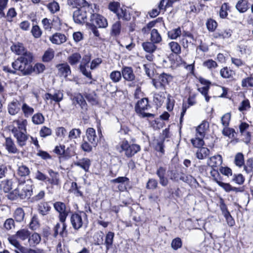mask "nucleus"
Listing matches in <instances>:
<instances>
[{
    "instance_id": "nucleus-45",
    "label": "nucleus",
    "mask_w": 253,
    "mask_h": 253,
    "mask_svg": "<svg viewBox=\"0 0 253 253\" xmlns=\"http://www.w3.org/2000/svg\"><path fill=\"white\" fill-rule=\"evenodd\" d=\"M151 41L154 43H159L162 41V38L158 30L154 29L151 31Z\"/></svg>"
},
{
    "instance_id": "nucleus-50",
    "label": "nucleus",
    "mask_w": 253,
    "mask_h": 253,
    "mask_svg": "<svg viewBox=\"0 0 253 253\" xmlns=\"http://www.w3.org/2000/svg\"><path fill=\"white\" fill-rule=\"evenodd\" d=\"M110 78L114 83L119 82L122 78V73L118 71H114L110 74Z\"/></svg>"
},
{
    "instance_id": "nucleus-25",
    "label": "nucleus",
    "mask_w": 253,
    "mask_h": 253,
    "mask_svg": "<svg viewBox=\"0 0 253 253\" xmlns=\"http://www.w3.org/2000/svg\"><path fill=\"white\" fill-rule=\"evenodd\" d=\"M87 3L85 0H67V4L73 8H80L86 6Z\"/></svg>"
},
{
    "instance_id": "nucleus-56",
    "label": "nucleus",
    "mask_w": 253,
    "mask_h": 253,
    "mask_svg": "<svg viewBox=\"0 0 253 253\" xmlns=\"http://www.w3.org/2000/svg\"><path fill=\"white\" fill-rule=\"evenodd\" d=\"M169 46L172 52L175 54H179L181 52V47L179 44L175 42H171L169 43Z\"/></svg>"
},
{
    "instance_id": "nucleus-59",
    "label": "nucleus",
    "mask_w": 253,
    "mask_h": 253,
    "mask_svg": "<svg viewBox=\"0 0 253 253\" xmlns=\"http://www.w3.org/2000/svg\"><path fill=\"white\" fill-rule=\"evenodd\" d=\"M17 15V13L14 8H10L8 9L6 15L4 17L6 18V20L8 22H11L12 21V19L16 17Z\"/></svg>"
},
{
    "instance_id": "nucleus-26",
    "label": "nucleus",
    "mask_w": 253,
    "mask_h": 253,
    "mask_svg": "<svg viewBox=\"0 0 253 253\" xmlns=\"http://www.w3.org/2000/svg\"><path fill=\"white\" fill-rule=\"evenodd\" d=\"M25 212L22 208H17L13 212V217L17 222H21L24 221Z\"/></svg>"
},
{
    "instance_id": "nucleus-40",
    "label": "nucleus",
    "mask_w": 253,
    "mask_h": 253,
    "mask_svg": "<svg viewBox=\"0 0 253 253\" xmlns=\"http://www.w3.org/2000/svg\"><path fill=\"white\" fill-rule=\"evenodd\" d=\"M210 154V150L206 147H201L196 152V156L199 159H204Z\"/></svg>"
},
{
    "instance_id": "nucleus-38",
    "label": "nucleus",
    "mask_w": 253,
    "mask_h": 253,
    "mask_svg": "<svg viewBox=\"0 0 253 253\" xmlns=\"http://www.w3.org/2000/svg\"><path fill=\"white\" fill-rule=\"evenodd\" d=\"M249 127V125L246 123H241L239 126L240 131L242 134L245 133L246 134V142H249L251 139V133L249 132H245Z\"/></svg>"
},
{
    "instance_id": "nucleus-18",
    "label": "nucleus",
    "mask_w": 253,
    "mask_h": 253,
    "mask_svg": "<svg viewBox=\"0 0 253 253\" xmlns=\"http://www.w3.org/2000/svg\"><path fill=\"white\" fill-rule=\"evenodd\" d=\"M6 150L9 153L16 154L19 153V150L11 137H6L4 144Z\"/></svg>"
},
{
    "instance_id": "nucleus-11",
    "label": "nucleus",
    "mask_w": 253,
    "mask_h": 253,
    "mask_svg": "<svg viewBox=\"0 0 253 253\" xmlns=\"http://www.w3.org/2000/svg\"><path fill=\"white\" fill-rule=\"evenodd\" d=\"M27 125V121L25 119H20L14 120L12 125L9 126V129L12 132V130L14 128H16L18 131H27L26 126Z\"/></svg>"
},
{
    "instance_id": "nucleus-14",
    "label": "nucleus",
    "mask_w": 253,
    "mask_h": 253,
    "mask_svg": "<svg viewBox=\"0 0 253 253\" xmlns=\"http://www.w3.org/2000/svg\"><path fill=\"white\" fill-rule=\"evenodd\" d=\"M56 67L58 71V74L61 77L66 78L71 74L70 67L67 63L58 64Z\"/></svg>"
},
{
    "instance_id": "nucleus-32",
    "label": "nucleus",
    "mask_w": 253,
    "mask_h": 253,
    "mask_svg": "<svg viewBox=\"0 0 253 253\" xmlns=\"http://www.w3.org/2000/svg\"><path fill=\"white\" fill-rule=\"evenodd\" d=\"M244 157L242 153H238L234 157V164L240 169H242L244 164Z\"/></svg>"
},
{
    "instance_id": "nucleus-12",
    "label": "nucleus",
    "mask_w": 253,
    "mask_h": 253,
    "mask_svg": "<svg viewBox=\"0 0 253 253\" xmlns=\"http://www.w3.org/2000/svg\"><path fill=\"white\" fill-rule=\"evenodd\" d=\"M63 93L62 91L59 90L55 91L53 94L46 93L44 97L45 100L50 99L51 102L54 101L58 103L59 105H60L59 103L63 100Z\"/></svg>"
},
{
    "instance_id": "nucleus-22",
    "label": "nucleus",
    "mask_w": 253,
    "mask_h": 253,
    "mask_svg": "<svg viewBox=\"0 0 253 253\" xmlns=\"http://www.w3.org/2000/svg\"><path fill=\"white\" fill-rule=\"evenodd\" d=\"M116 15L119 19H122L126 21H129L131 19L129 11L125 7L120 8Z\"/></svg>"
},
{
    "instance_id": "nucleus-20",
    "label": "nucleus",
    "mask_w": 253,
    "mask_h": 253,
    "mask_svg": "<svg viewBox=\"0 0 253 253\" xmlns=\"http://www.w3.org/2000/svg\"><path fill=\"white\" fill-rule=\"evenodd\" d=\"M111 181L113 183H118V188L120 191H124L126 189V185L129 182V179L126 177H119L117 178L113 179Z\"/></svg>"
},
{
    "instance_id": "nucleus-31",
    "label": "nucleus",
    "mask_w": 253,
    "mask_h": 253,
    "mask_svg": "<svg viewBox=\"0 0 253 253\" xmlns=\"http://www.w3.org/2000/svg\"><path fill=\"white\" fill-rule=\"evenodd\" d=\"M30 235V232L26 229H22L18 230L15 234V236L16 238L19 239L22 241L28 239Z\"/></svg>"
},
{
    "instance_id": "nucleus-24",
    "label": "nucleus",
    "mask_w": 253,
    "mask_h": 253,
    "mask_svg": "<svg viewBox=\"0 0 253 253\" xmlns=\"http://www.w3.org/2000/svg\"><path fill=\"white\" fill-rule=\"evenodd\" d=\"M86 136L87 140L93 146H95L97 144V136L95 130L94 128L90 127L86 130Z\"/></svg>"
},
{
    "instance_id": "nucleus-54",
    "label": "nucleus",
    "mask_w": 253,
    "mask_h": 253,
    "mask_svg": "<svg viewBox=\"0 0 253 253\" xmlns=\"http://www.w3.org/2000/svg\"><path fill=\"white\" fill-rule=\"evenodd\" d=\"M47 7L50 12L52 14L59 11L60 9V6L58 3L55 1L48 3Z\"/></svg>"
},
{
    "instance_id": "nucleus-16",
    "label": "nucleus",
    "mask_w": 253,
    "mask_h": 253,
    "mask_svg": "<svg viewBox=\"0 0 253 253\" xmlns=\"http://www.w3.org/2000/svg\"><path fill=\"white\" fill-rule=\"evenodd\" d=\"M21 107L19 101L16 99L13 100L8 105V112L11 115H15L20 111Z\"/></svg>"
},
{
    "instance_id": "nucleus-6",
    "label": "nucleus",
    "mask_w": 253,
    "mask_h": 253,
    "mask_svg": "<svg viewBox=\"0 0 253 253\" xmlns=\"http://www.w3.org/2000/svg\"><path fill=\"white\" fill-rule=\"evenodd\" d=\"M172 79V77L170 75L163 73L159 75L157 80H153V84L157 89L164 91L166 85L168 84Z\"/></svg>"
},
{
    "instance_id": "nucleus-44",
    "label": "nucleus",
    "mask_w": 253,
    "mask_h": 253,
    "mask_svg": "<svg viewBox=\"0 0 253 253\" xmlns=\"http://www.w3.org/2000/svg\"><path fill=\"white\" fill-rule=\"evenodd\" d=\"M142 47L145 51L150 53L154 52L156 49V46L153 42H143Z\"/></svg>"
},
{
    "instance_id": "nucleus-34",
    "label": "nucleus",
    "mask_w": 253,
    "mask_h": 253,
    "mask_svg": "<svg viewBox=\"0 0 253 253\" xmlns=\"http://www.w3.org/2000/svg\"><path fill=\"white\" fill-rule=\"evenodd\" d=\"M21 108L23 114L26 118H28L31 116L34 112V108L29 106L26 103H23Z\"/></svg>"
},
{
    "instance_id": "nucleus-46",
    "label": "nucleus",
    "mask_w": 253,
    "mask_h": 253,
    "mask_svg": "<svg viewBox=\"0 0 253 253\" xmlns=\"http://www.w3.org/2000/svg\"><path fill=\"white\" fill-rule=\"evenodd\" d=\"M44 117L42 113H37L32 117V122L35 125H41L43 123Z\"/></svg>"
},
{
    "instance_id": "nucleus-51",
    "label": "nucleus",
    "mask_w": 253,
    "mask_h": 253,
    "mask_svg": "<svg viewBox=\"0 0 253 253\" xmlns=\"http://www.w3.org/2000/svg\"><path fill=\"white\" fill-rule=\"evenodd\" d=\"M0 186L4 192L7 193L9 192L12 188V181L10 180H6L3 181L1 182Z\"/></svg>"
},
{
    "instance_id": "nucleus-55",
    "label": "nucleus",
    "mask_w": 253,
    "mask_h": 253,
    "mask_svg": "<svg viewBox=\"0 0 253 253\" xmlns=\"http://www.w3.org/2000/svg\"><path fill=\"white\" fill-rule=\"evenodd\" d=\"M31 32L33 36L36 39L40 38L42 35V31L37 25L33 26Z\"/></svg>"
},
{
    "instance_id": "nucleus-42",
    "label": "nucleus",
    "mask_w": 253,
    "mask_h": 253,
    "mask_svg": "<svg viewBox=\"0 0 253 253\" xmlns=\"http://www.w3.org/2000/svg\"><path fill=\"white\" fill-rule=\"evenodd\" d=\"M204 137H201V136H197L196 135V137L191 139V143L196 148H200L204 145V141L203 138Z\"/></svg>"
},
{
    "instance_id": "nucleus-5",
    "label": "nucleus",
    "mask_w": 253,
    "mask_h": 253,
    "mask_svg": "<svg viewBox=\"0 0 253 253\" xmlns=\"http://www.w3.org/2000/svg\"><path fill=\"white\" fill-rule=\"evenodd\" d=\"M14 193L22 200L28 199L33 194L32 185L30 184H22V181L20 182L17 188L14 190Z\"/></svg>"
},
{
    "instance_id": "nucleus-37",
    "label": "nucleus",
    "mask_w": 253,
    "mask_h": 253,
    "mask_svg": "<svg viewBox=\"0 0 253 253\" xmlns=\"http://www.w3.org/2000/svg\"><path fill=\"white\" fill-rule=\"evenodd\" d=\"M114 236V233L110 231L107 233L105 241V245L107 250H108L113 245Z\"/></svg>"
},
{
    "instance_id": "nucleus-21",
    "label": "nucleus",
    "mask_w": 253,
    "mask_h": 253,
    "mask_svg": "<svg viewBox=\"0 0 253 253\" xmlns=\"http://www.w3.org/2000/svg\"><path fill=\"white\" fill-rule=\"evenodd\" d=\"M222 159L221 156L220 155H217L216 156H214L210 158L209 161L208 162V164L212 168L216 167L217 166H219L222 164ZM213 170L216 171L219 174L217 169H215L213 168Z\"/></svg>"
},
{
    "instance_id": "nucleus-64",
    "label": "nucleus",
    "mask_w": 253,
    "mask_h": 253,
    "mask_svg": "<svg viewBox=\"0 0 253 253\" xmlns=\"http://www.w3.org/2000/svg\"><path fill=\"white\" fill-rule=\"evenodd\" d=\"M242 86L244 87H253V77H248L242 81Z\"/></svg>"
},
{
    "instance_id": "nucleus-39",
    "label": "nucleus",
    "mask_w": 253,
    "mask_h": 253,
    "mask_svg": "<svg viewBox=\"0 0 253 253\" xmlns=\"http://www.w3.org/2000/svg\"><path fill=\"white\" fill-rule=\"evenodd\" d=\"M244 171L247 173H253V159L252 158L248 159L242 167Z\"/></svg>"
},
{
    "instance_id": "nucleus-36",
    "label": "nucleus",
    "mask_w": 253,
    "mask_h": 253,
    "mask_svg": "<svg viewBox=\"0 0 253 253\" xmlns=\"http://www.w3.org/2000/svg\"><path fill=\"white\" fill-rule=\"evenodd\" d=\"M208 124L207 122H203L201 123L197 128L196 135L197 136H201V137H205V131L208 127Z\"/></svg>"
},
{
    "instance_id": "nucleus-63",
    "label": "nucleus",
    "mask_w": 253,
    "mask_h": 253,
    "mask_svg": "<svg viewBox=\"0 0 253 253\" xmlns=\"http://www.w3.org/2000/svg\"><path fill=\"white\" fill-rule=\"evenodd\" d=\"M4 228L7 230H9L15 227L14 220L13 218H9L7 219L4 224Z\"/></svg>"
},
{
    "instance_id": "nucleus-17",
    "label": "nucleus",
    "mask_w": 253,
    "mask_h": 253,
    "mask_svg": "<svg viewBox=\"0 0 253 253\" xmlns=\"http://www.w3.org/2000/svg\"><path fill=\"white\" fill-rule=\"evenodd\" d=\"M232 34V31L229 29L218 30L212 36L215 39H225L229 38Z\"/></svg>"
},
{
    "instance_id": "nucleus-19",
    "label": "nucleus",
    "mask_w": 253,
    "mask_h": 253,
    "mask_svg": "<svg viewBox=\"0 0 253 253\" xmlns=\"http://www.w3.org/2000/svg\"><path fill=\"white\" fill-rule=\"evenodd\" d=\"M49 40L52 43L59 45L67 41V37L63 34L56 33L50 37Z\"/></svg>"
},
{
    "instance_id": "nucleus-60",
    "label": "nucleus",
    "mask_w": 253,
    "mask_h": 253,
    "mask_svg": "<svg viewBox=\"0 0 253 253\" xmlns=\"http://www.w3.org/2000/svg\"><path fill=\"white\" fill-rule=\"evenodd\" d=\"M17 239L15 236H12L11 237L8 238V241L9 243L13 245L16 250L15 251H19L20 249V248L22 247L21 246L19 242L17 240Z\"/></svg>"
},
{
    "instance_id": "nucleus-43",
    "label": "nucleus",
    "mask_w": 253,
    "mask_h": 253,
    "mask_svg": "<svg viewBox=\"0 0 253 253\" xmlns=\"http://www.w3.org/2000/svg\"><path fill=\"white\" fill-rule=\"evenodd\" d=\"M29 242L31 246H35L38 244L41 240V236L37 233L33 234L28 238Z\"/></svg>"
},
{
    "instance_id": "nucleus-7",
    "label": "nucleus",
    "mask_w": 253,
    "mask_h": 253,
    "mask_svg": "<svg viewBox=\"0 0 253 253\" xmlns=\"http://www.w3.org/2000/svg\"><path fill=\"white\" fill-rule=\"evenodd\" d=\"M54 208L59 213V219L60 222L66 221L70 210L64 203L56 202L53 205Z\"/></svg>"
},
{
    "instance_id": "nucleus-2",
    "label": "nucleus",
    "mask_w": 253,
    "mask_h": 253,
    "mask_svg": "<svg viewBox=\"0 0 253 253\" xmlns=\"http://www.w3.org/2000/svg\"><path fill=\"white\" fill-rule=\"evenodd\" d=\"M108 25L106 18L98 13H94V10H91L88 25L90 26V30L95 37H99L100 36L97 28H105Z\"/></svg>"
},
{
    "instance_id": "nucleus-10",
    "label": "nucleus",
    "mask_w": 253,
    "mask_h": 253,
    "mask_svg": "<svg viewBox=\"0 0 253 253\" xmlns=\"http://www.w3.org/2000/svg\"><path fill=\"white\" fill-rule=\"evenodd\" d=\"M71 99L73 104H77L80 106L82 113H86L88 106L84 96L81 93L75 94L71 97Z\"/></svg>"
},
{
    "instance_id": "nucleus-58",
    "label": "nucleus",
    "mask_w": 253,
    "mask_h": 253,
    "mask_svg": "<svg viewBox=\"0 0 253 253\" xmlns=\"http://www.w3.org/2000/svg\"><path fill=\"white\" fill-rule=\"evenodd\" d=\"M54 55V51L52 49L47 50L44 53L42 60L44 62H49L53 58Z\"/></svg>"
},
{
    "instance_id": "nucleus-9",
    "label": "nucleus",
    "mask_w": 253,
    "mask_h": 253,
    "mask_svg": "<svg viewBox=\"0 0 253 253\" xmlns=\"http://www.w3.org/2000/svg\"><path fill=\"white\" fill-rule=\"evenodd\" d=\"M12 133L16 138V142L20 147H23L26 145V142L29 138L27 131H18L16 128H14L12 130Z\"/></svg>"
},
{
    "instance_id": "nucleus-13",
    "label": "nucleus",
    "mask_w": 253,
    "mask_h": 253,
    "mask_svg": "<svg viewBox=\"0 0 253 253\" xmlns=\"http://www.w3.org/2000/svg\"><path fill=\"white\" fill-rule=\"evenodd\" d=\"M10 48L13 52L17 55H20V56L26 55L28 53H31L27 50L23 43L19 42L13 43Z\"/></svg>"
},
{
    "instance_id": "nucleus-61",
    "label": "nucleus",
    "mask_w": 253,
    "mask_h": 253,
    "mask_svg": "<svg viewBox=\"0 0 253 253\" xmlns=\"http://www.w3.org/2000/svg\"><path fill=\"white\" fill-rule=\"evenodd\" d=\"M40 225L39 219L37 215H34L30 223V228L32 230L37 229Z\"/></svg>"
},
{
    "instance_id": "nucleus-28",
    "label": "nucleus",
    "mask_w": 253,
    "mask_h": 253,
    "mask_svg": "<svg viewBox=\"0 0 253 253\" xmlns=\"http://www.w3.org/2000/svg\"><path fill=\"white\" fill-rule=\"evenodd\" d=\"M50 209L51 208L47 202H41L38 205L39 212L42 215L47 214Z\"/></svg>"
},
{
    "instance_id": "nucleus-52",
    "label": "nucleus",
    "mask_w": 253,
    "mask_h": 253,
    "mask_svg": "<svg viewBox=\"0 0 253 253\" xmlns=\"http://www.w3.org/2000/svg\"><path fill=\"white\" fill-rule=\"evenodd\" d=\"M120 4L117 1H112L109 3L108 8L109 9L113 12L116 15L119 12L120 8Z\"/></svg>"
},
{
    "instance_id": "nucleus-33",
    "label": "nucleus",
    "mask_w": 253,
    "mask_h": 253,
    "mask_svg": "<svg viewBox=\"0 0 253 253\" xmlns=\"http://www.w3.org/2000/svg\"><path fill=\"white\" fill-rule=\"evenodd\" d=\"M220 74L222 78L225 79L232 78L235 74L234 71L227 67L221 69L220 71Z\"/></svg>"
},
{
    "instance_id": "nucleus-3",
    "label": "nucleus",
    "mask_w": 253,
    "mask_h": 253,
    "mask_svg": "<svg viewBox=\"0 0 253 253\" xmlns=\"http://www.w3.org/2000/svg\"><path fill=\"white\" fill-rule=\"evenodd\" d=\"M91 10L92 8H90L89 6H84L75 10L73 15L75 22L78 24L86 23L88 25Z\"/></svg>"
},
{
    "instance_id": "nucleus-4",
    "label": "nucleus",
    "mask_w": 253,
    "mask_h": 253,
    "mask_svg": "<svg viewBox=\"0 0 253 253\" xmlns=\"http://www.w3.org/2000/svg\"><path fill=\"white\" fill-rule=\"evenodd\" d=\"M151 108L147 98H143L138 100L135 105L136 113L142 118H153V114L145 113V111Z\"/></svg>"
},
{
    "instance_id": "nucleus-48",
    "label": "nucleus",
    "mask_w": 253,
    "mask_h": 253,
    "mask_svg": "<svg viewBox=\"0 0 253 253\" xmlns=\"http://www.w3.org/2000/svg\"><path fill=\"white\" fill-rule=\"evenodd\" d=\"M181 34V31L180 27L172 29L168 32V37L171 39H176Z\"/></svg>"
},
{
    "instance_id": "nucleus-1",
    "label": "nucleus",
    "mask_w": 253,
    "mask_h": 253,
    "mask_svg": "<svg viewBox=\"0 0 253 253\" xmlns=\"http://www.w3.org/2000/svg\"><path fill=\"white\" fill-rule=\"evenodd\" d=\"M33 60L32 53L18 57L12 63V68L17 69L24 76L30 75L33 73L32 63Z\"/></svg>"
},
{
    "instance_id": "nucleus-57",
    "label": "nucleus",
    "mask_w": 253,
    "mask_h": 253,
    "mask_svg": "<svg viewBox=\"0 0 253 253\" xmlns=\"http://www.w3.org/2000/svg\"><path fill=\"white\" fill-rule=\"evenodd\" d=\"M81 131L79 128H73L69 133L68 137L70 139H76L80 137Z\"/></svg>"
},
{
    "instance_id": "nucleus-49",
    "label": "nucleus",
    "mask_w": 253,
    "mask_h": 253,
    "mask_svg": "<svg viewBox=\"0 0 253 253\" xmlns=\"http://www.w3.org/2000/svg\"><path fill=\"white\" fill-rule=\"evenodd\" d=\"M206 26L210 32H214L217 27V22L212 19H209L206 22Z\"/></svg>"
},
{
    "instance_id": "nucleus-53",
    "label": "nucleus",
    "mask_w": 253,
    "mask_h": 253,
    "mask_svg": "<svg viewBox=\"0 0 253 253\" xmlns=\"http://www.w3.org/2000/svg\"><path fill=\"white\" fill-rule=\"evenodd\" d=\"M77 165L83 169L85 172L87 171L90 165V160L88 159H83L77 164Z\"/></svg>"
},
{
    "instance_id": "nucleus-30",
    "label": "nucleus",
    "mask_w": 253,
    "mask_h": 253,
    "mask_svg": "<svg viewBox=\"0 0 253 253\" xmlns=\"http://www.w3.org/2000/svg\"><path fill=\"white\" fill-rule=\"evenodd\" d=\"M81 55L78 52H75L70 55L67 60L71 66L77 65L81 59Z\"/></svg>"
},
{
    "instance_id": "nucleus-8",
    "label": "nucleus",
    "mask_w": 253,
    "mask_h": 253,
    "mask_svg": "<svg viewBox=\"0 0 253 253\" xmlns=\"http://www.w3.org/2000/svg\"><path fill=\"white\" fill-rule=\"evenodd\" d=\"M82 215L85 217H87L86 214L84 211H80L78 213L74 212L71 215L70 222L74 229L78 230L83 226V220Z\"/></svg>"
},
{
    "instance_id": "nucleus-23",
    "label": "nucleus",
    "mask_w": 253,
    "mask_h": 253,
    "mask_svg": "<svg viewBox=\"0 0 253 253\" xmlns=\"http://www.w3.org/2000/svg\"><path fill=\"white\" fill-rule=\"evenodd\" d=\"M220 175H211L212 179L216 182L219 186L222 187L226 192H229L231 191V185L227 183H224L221 180V178L219 176Z\"/></svg>"
},
{
    "instance_id": "nucleus-15",
    "label": "nucleus",
    "mask_w": 253,
    "mask_h": 253,
    "mask_svg": "<svg viewBox=\"0 0 253 253\" xmlns=\"http://www.w3.org/2000/svg\"><path fill=\"white\" fill-rule=\"evenodd\" d=\"M122 75L124 79L126 81L131 82L135 79V75L132 68L130 67H123L122 69Z\"/></svg>"
},
{
    "instance_id": "nucleus-29",
    "label": "nucleus",
    "mask_w": 253,
    "mask_h": 253,
    "mask_svg": "<svg viewBox=\"0 0 253 253\" xmlns=\"http://www.w3.org/2000/svg\"><path fill=\"white\" fill-rule=\"evenodd\" d=\"M140 150V147L137 144H129L126 156L127 158L131 157Z\"/></svg>"
},
{
    "instance_id": "nucleus-27",
    "label": "nucleus",
    "mask_w": 253,
    "mask_h": 253,
    "mask_svg": "<svg viewBox=\"0 0 253 253\" xmlns=\"http://www.w3.org/2000/svg\"><path fill=\"white\" fill-rule=\"evenodd\" d=\"M165 99V94L163 91L154 94V102L157 106H161Z\"/></svg>"
},
{
    "instance_id": "nucleus-35",
    "label": "nucleus",
    "mask_w": 253,
    "mask_h": 253,
    "mask_svg": "<svg viewBox=\"0 0 253 253\" xmlns=\"http://www.w3.org/2000/svg\"><path fill=\"white\" fill-rule=\"evenodd\" d=\"M236 8L241 13L245 12L248 9V1L240 0L236 5Z\"/></svg>"
},
{
    "instance_id": "nucleus-41",
    "label": "nucleus",
    "mask_w": 253,
    "mask_h": 253,
    "mask_svg": "<svg viewBox=\"0 0 253 253\" xmlns=\"http://www.w3.org/2000/svg\"><path fill=\"white\" fill-rule=\"evenodd\" d=\"M128 145V142L124 139L119 143V145L117 147V149L120 153L124 152L125 156H126Z\"/></svg>"
},
{
    "instance_id": "nucleus-47",
    "label": "nucleus",
    "mask_w": 253,
    "mask_h": 253,
    "mask_svg": "<svg viewBox=\"0 0 253 253\" xmlns=\"http://www.w3.org/2000/svg\"><path fill=\"white\" fill-rule=\"evenodd\" d=\"M121 24L120 21L116 22L112 27L111 35L112 36H118L121 32Z\"/></svg>"
},
{
    "instance_id": "nucleus-62",
    "label": "nucleus",
    "mask_w": 253,
    "mask_h": 253,
    "mask_svg": "<svg viewBox=\"0 0 253 253\" xmlns=\"http://www.w3.org/2000/svg\"><path fill=\"white\" fill-rule=\"evenodd\" d=\"M229 6L227 3H224L222 4L220 9L219 11V16L222 18H225L228 15L227 10L228 9Z\"/></svg>"
}]
</instances>
